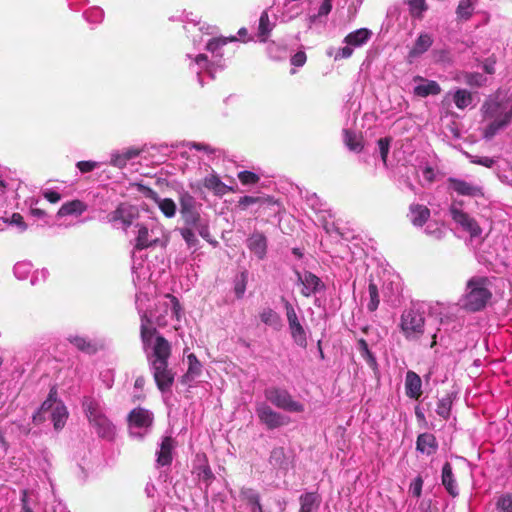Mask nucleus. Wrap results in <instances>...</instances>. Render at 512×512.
<instances>
[{"instance_id": "nucleus-1", "label": "nucleus", "mask_w": 512, "mask_h": 512, "mask_svg": "<svg viewBox=\"0 0 512 512\" xmlns=\"http://www.w3.org/2000/svg\"><path fill=\"white\" fill-rule=\"evenodd\" d=\"M148 322L146 315H143L140 326L143 347L158 389L166 392L174 382V373L168 368L171 346L161 335L154 336L155 331L148 326Z\"/></svg>"}, {"instance_id": "nucleus-2", "label": "nucleus", "mask_w": 512, "mask_h": 512, "mask_svg": "<svg viewBox=\"0 0 512 512\" xmlns=\"http://www.w3.org/2000/svg\"><path fill=\"white\" fill-rule=\"evenodd\" d=\"M146 295H139L136 298V306L142 321V316L146 315L149 321L148 326L152 328L155 333L154 336L159 335L154 327V324L158 326H165L167 324V317L175 318L180 320L182 317V308L176 297L171 294H166L158 301L155 311H148L145 306Z\"/></svg>"}, {"instance_id": "nucleus-3", "label": "nucleus", "mask_w": 512, "mask_h": 512, "mask_svg": "<svg viewBox=\"0 0 512 512\" xmlns=\"http://www.w3.org/2000/svg\"><path fill=\"white\" fill-rule=\"evenodd\" d=\"M483 119L486 122L482 135L490 140L512 121V102L489 99L482 105Z\"/></svg>"}, {"instance_id": "nucleus-4", "label": "nucleus", "mask_w": 512, "mask_h": 512, "mask_svg": "<svg viewBox=\"0 0 512 512\" xmlns=\"http://www.w3.org/2000/svg\"><path fill=\"white\" fill-rule=\"evenodd\" d=\"M82 407L90 426L97 435L112 440L115 435V426L106 416L103 402L98 398L86 396L83 398Z\"/></svg>"}, {"instance_id": "nucleus-5", "label": "nucleus", "mask_w": 512, "mask_h": 512, "mask_svg": "<svg viewBox=\"0 0 512 512\" xmlns=\"http://www.w3.org/2000/svg\"><path fill=\"white\" fill-rule=\"evenodd\" d=\"M179 203L180 214L185 224L194 228L203 239L216 245L217 242L211 239L208 221L200 215L201 205L197 203L196 199L190 193L183 191L180 193Z\"/></svg>"}, {"instance_id": "nucleus-6", "label": "nucleus", "mask_w": 512, "mask_h": 512, "mask_svg": "<svg viewBox=\"0 0 512 512\" xmlns=\"http://www.w3.org/2000/svg\"><path fill=\"white\" fill-rule=\"evenodd\" d=\"M488 286V278L472 277L467 282L465 293L459 300L461 307L473 312L483 309L492 296Z\"/></svg>"}, {"instance_id": "nucleus-7", "label": "nucleus", "mask_w": 512, "mask_h": 512, "mask_svg": "<svg viewBox=\"0 0 512 512\" xmlns=\"http://www.w3.org/2000/svg\"><path fill=\"white\" fill-rule=\"evenodd\" d=\"M68 418V411L62 401L56 397V391L51 389L48 398L42 403L39 410L33 415L35 423H41L50 420L55 430H60L64 427Z\"/></svg>"}, {"instance_id": "nucleus-8", "label": "nucleus", "mask_w": 512, "mask_h": 512, "mask_svg": "<svg viewBox=\"0 0 512 512\" xmlns=\"http://www.w3.org/2000/svg\"><path fill=\"white\" fill-rule=\"evenodd\" d=\"M135 228L137 229L134 245L136 250H143L154 246L163 247L168 241L165 230L158 224H151V226L137 224Z\"/></svg>"}, {"instance_id": "nucleus-9", "label": "nucleus", "mask_w": 512, "mask_h": 512, "mask_svg": "<svg viewBox=\"0 0 512 512\" xmlns=\"http://www.w3.org/2000/svg\"><path fill=\"white\" fill-rule=\"evenodd\" d=\"M264 396L267 401L279 409L301 413L304 411V405L293 399L292 395L283 388L269 387L265 389Z\"/></svg>"}, {"instance_id": "nucleus-10", "label": "nucleus", "mask_w": 512, "mask_h": 512, "mask_svg": "<svg viewBox=\"0 0 512 512\" xmlns=\"http://www.w3.org/2000/svg\"><path fill=\"white\" fill-rule=\"evenodd\" d=\"M284 309L292 340L301 348L307 347V331L303 325L304 317L299 316L294 306L285 301Z\"/></svg>"}, {"instance_id": "nucleus-11", "label": "nucleus", "mask_w": 512, "mask_h": 512, "mask_svg": "<svg viewBox=\"0 0 512 512\" xmlns=\"http://www.w3.org/2000/svg\"><path fill=\"white\" fill-rule=\"evenodd\" d=\"M400 327L406 339H419L424 333L423 314L414 308L405 310L401 315Z\"/></svg>"}, {"instance_id": "nucleus-12", "label": "nucleus", "mask_w": 512, "mask_h": 512, "mask_svg": "<svg viewBox=\"0 0 512 512\" xmlns=\"http://www.w3.org/2000/svg\"><path fill=\"white\" fill-rule=\"evenodd\" d=\"M129 429L133 437L145 436L153 423V414L144 408H135L129 414Z\"/></svg>"}, {"instance_id": "nucleus-13", "label": "nucleus", "mask_w": 512, "mask_h": 512, "mask_svg": "<svg viewBox=\"0 0 512 512\" xmlns=\"http://www.w3.org/2000/svg\"><path fill=\"white\" fill-rule=\"evenodd\" d=\"M259 421L269 430L279 428L288 423V417L273 410L266 402H258L255 407Z\"/></svg>"}, {"instance_id": "nucleus-14", "label": "nucleus", "mask_w": 512, "mask_h": 512, "mask_svg": "<svg viewBox=\"0 0 512 512\" xmlns=\"http://www.w3.org/2000/svg\"><path fill=\"white\" fill-rule=\"evenodd\" d=\"M450 214L454 222L471 238L480 237L482 230L476 220L458 207L456 203L451 205Z\"/></svg>"}, {"instance_id": "nucleus-15", "label": "nucleus", "mask_w": 512, "mask_h": 512, "mask_svg": "<svg viewBox=\"0 0 512 512\" xmlns=\"http://www.w3.org/2000/svg\"><path fill=\"white\" fill-rule=\"evenodd\" d=\"M448 190L461 196L482 197L483 187L476 182L450 177L447 179Z\"/></svg>"}, {"instance_id": "nucleus-16", "label": "nucleus", "mask_w": 512, "mask_h": 512, "mask_svg": "<svg viewBox=\"0 0 512 512\" xmlns=\"http://www.w3.org/2000/svg\"><path fill=\"white\" fill-rule=\"evenodd\" d=\"M297 281L302 284L301 293L305 297H310L325 288L322 280L315 274L305 271L303 273L297 272Z\"/></svg>"}, {"instance_id": "nucleus-17", "label": "nucleus", "mask_w": 512, "mask_h": 512, "mask_svg": "<svg viewBox=\"0 0 512 512\" xmlns=\"http://www.w3.org/2000/svg\"><path fill=\"white\" fill-rule=\"evenodd\" d=\"M137 214L138 210L136 207L128 203H121L116 210L109 215V220L115 224L120 223L122 227L126 229L132 224Z\"/></svg>"}, {"instance_id": "nucleus-18", "label": "nucleus", "mask_w": 512, "mask_h": 512, "mask_svg": "<svg viewBox=\"0 0 512 512\" xmlns=\"http://www.w3.org/2000/svg\"><path fill=\"white\" fill-rule=\"evenodd\" d=\"M141 153L139 148L128 147L121 150H114L110 154L109 164L118 169H123L127 164L137 158Z\"/></svg>"}, {"instance_id": "nucleus-19", "label": "nucleus", "mask_w": 512, "mask_h": 512, "mask_svg": "<svg viewBox=\"0 0 512 512\" xmlns=\"http://www.w3.org/2000/svg\"><path fill=\"white\" fill-rule=\"evenodd\" d=\"M202 184L217 197H222L228 192L234 191L232 187L221 181L220 177L214 170L203 178Z\"/></svg>"}, {"instance_id": "nucleus-20", "label": "nucleus", "mask_w": 512, "mask_h": 512, "mask_svg": "<svg viewBox=\"0 0 512 512\" xmlns=\"http://www.w3.org/2000/svg\"><path fill=\"white\" fill-rule=\"evenodd\" d=\"M382 292L388 301L395 300L402 292V284L398 275H389L383 282Z\"/></svg>"}, {"instance_id": "nucleus-21", "label": "nucleus", "mask_w": 512, "mask_h": 512, "mask_svg": "<svg viewBox=\"0 0 512 512\" xmlns=\"http://www.w3.org/2000/svg\"><path fill=\"white\" fill-rule=\"evenodd\" d=\"M174 448V440L166 436L162 439L160 448L156 452V463L158 466H168L172 462V450Z\"/></svg>"}, {"instance_id": "nucleus-22", "label": "nucleus", "mask_w": 512, "mask_h": 512, "mask_svg": "<svg viewBox=\"0 0 512 512\" xmlns=\"http://www.w3.org/2000/svg\"><path fill=\"white\" fill-rule=\"evenodd\" d=\"M422 381L420 376L413 372L408 371L405 378V391L406 395L411 399H418L422 394Z\"/></svg>"}, {"instance_id": "nucleus-23", "label": "nucleus", "mask_w": 512, "mask_h": 512, "mask_svg": "<svg viewBox=\"0 0 512 512\" xmlns=\"http://www.w3.org/2000/svg\"><path fill=\"white\" fill-rule=\"evenodd\" d=\"M144 194L146 197H149V198L155 200V202L158 204L159 209L166 217L171 218V217L175 216L176 204L172 199H169V198L161 199L158 197L156 192H154L153 190H151L149 188H144Z\"/></svg>"}, {"instance_id": "nucleus-24", "label": "nucleus", "mask_w": 512, "mask_h": 512, "mask_svg": "<svg viewBox=\"0 0 512 512\" xmlns=\"http://www.w3.org/2000/svg\"><path fill=\"white\" fill-rule=\"evenodd\" d=\"M247 246L250 251L254 253L259 259H263L265 257L267 250V240L262 233H253L247 239Z\"/></svg>"}, {"instance_id": "nucleus-25", "label": "nucleus", "mask_w": 512, "mask_h": 512, "mask_svg": "<svg viewBox=\"0 0 512 512\" xmlns=\"http://www.w3.org/2000/svg\"><path fill=\"white\" fill-rule=\"evenodd\" d=\"M190 69L198 75L199 83L202 85V70H204L211 78H213V70L206 55L199 54L195 58H191Z\"/></svg>"}, {"instance_id": "nucleus-26", "label": "nucleus", "mask_w": 512, "mask_h": 512, "mask_svg": "<svg viewBox=\"0 0 512 512\" xmlns=\"http://www.w3.org/2000/svg\"><path fill=\"white\" fill-rule=\"evenodd\" d=\"M371 36V30L367 28H360L349 33L344 38V43L347 45H351L353 48L362 47L370 40Z\"/></svg>"}, {"instance_id": "nucleus-27", "label": "nucleus", "mask_w": 512, "mask_h": 512, "mask_svg": "<svg viewBox=\"0 0 512 512\" xmlns=\"http://www.w3.org/2000/svg\"><path fill=\"white\" fill-rule=\"evenodd\" d=\"M197 459L198 464L194 467L193 472L197 475L200 482L204 483L206 486H209L214 479V474L212 473V470L208 465L206 457L204 455H198Z\"/></svg>"}, {"instance_id": "nucleus-28", "label": "nucleus", "mask_w": 512, "mask_h": 512, "mask_svg": "<svg viewBox=\"0 0 512 512\" xmlns=\"http://www.w3.org/2000/svg\"><path fill=\"white\" fill-rule=\"evenodd\" d=\"M442 484L449 495L452 497L458 496V486L452 472V466L448 462H446L442 468Z\"/></svg>"}, {"instance_id": "nucleus-29", "label": "nucleus", "mask_w": 512, "mask_h": 512, "mask_svg": "<svg viewBox=\"0 0 512 512\" xmlns=\"http://www.w3.org/2000/svg\"><path fill=\"white\" fill-rule=\"evenodd\" d=\"M416 447L421 453L431 455L436 452L438 444L433 434L423 433L418 436Z\"/></svg>"}, {"instance_id": "nucleus-30", "label": "nucleus", "mask_w": 512, "mask_h": 512, "mask_svg": "<svg viewBox=\"0 0 512 512\" xmlns=\"http://www.w3.org/2000/svg\"><path fill=\"white\" fill-rule=\"evenodd\" d=\"M415 80H420L421 83L414 87V94L420 97H427L429 95H437L440 93L441 88L436 81L424 80L417 77Z\"/></svg>"}, {"instance_id": "nucleus-31", "label": "nucleus", "mask_w": 512, "mask_h": 512, "mask_svg": "<svg viewBox=\"0 0 512 512\" xmlns=\"http://www.w3.org/2000/svg\"><path fill=\"white\" fill-rule=\"evenodd\" d=\"M409 217L414 226H423L430 217V210L424 205L412 204Z\"/></svg>"}, {"instance_id": "nucleus-32", "label": "nucleus", "mask_w": 512, "mask_h": 512, "mask_svg": "<svg viewBox=\"0 0 512 512\" xmlns=\"http://www.w3.org/2000/svg\"><path fill=\"white\" fill-rule=\"evenodd\" d=\"M69 343L75 346L78 350L83 351L88 354H93L97 351V345L86 337L70 334L67 337Z\"/></svg>"}, {"instance_id": "nucleus-33", "label": "nucleus", "mask_w": 512, "mask_h": 512, "mask_svg": "<svg viewBox=\"0 0 512 512\" xmlns=\"http://www.w3.org/2000/svg\"><path fill=\"white\" fill-rule=\"evenodd\" d=\"M270 464L280 470H288L290 466V459L287 457L283 447L274 448L269 458Z\"/></svg>"}, {"instance_id": "nucleus-34", "label": "nucleus", "mask_w": 512, "mask_h": 512, "mask_svg": "<svg viewBox=\"0 0 512 512\" xmlns=\"http://www.w3.org/2000/svg\"><path fill=\"white\" fill-rule=\"evenodd\" d=\"M300 512H317L320 506V499L316 493L307 492L300 496Z\"/></svg>"}, {"instance_id": "nucleus-35", "label": "nucleus", "mask_w": 512, "mask_h": 512, "mask_svg": "<svg viewBox=\"0 0 512 512\" xmlns=\"http://www.w3.org/2000/svg\"><path fill=\"white\" fill-rule=\"evenodd\" d=\"M357 349L367 365L374 371H378V363L375 355L370 351L367 342L364 339L357 341Z\"/></svg>"}, {"instance_id": "nucleus-36", "label": "nucleus", "mask_w": 512, "mask_h": 512, "mask_svg": "<svg viewBox=\"0 0 512 512\" xmlns=\"http://www.w3.org/2000/svg\"><path fill=\"white\" fill-rule=\"evenodd\" d=\"M433 39L430 34L422 33L419 35L413 48L410 51L411 57H417L426 52L432 45Z\"/></svg>"}, {"instance_id": "nucleus-37", "label": "nucleus", "mask_w": 512, "mask_h": 512, "mask_svg": "<svg viewBox=\"0 0 512 512\" xmlns=\"http://www.w3.org/2000/svg\"><path fill=\"white\" fill-rule=\"evenodd\" d=\"M236 37H230V38H212L209 39L206 43V49L212 53L214 57L221 58L222 53V47L225 46L228 42L236 41Z\"/></svg>"}, {"instance_id": "nucleus-38", "label": "nucleus", "mask_w": 512, "mask_h": 512, "mask_svg": "<svg viewBox=\"0 0 512 512\" xmlns=\"http://www.w3.org/2000/svg\"><path fill=\"white\" fill-rule=\"evenodd\" d=\"M188 369L184 375L185 381H193L202 373V364L197 357L191 353L187 356Z\"/></svg>"}, {"instance_id": "nucleus-39", "label": "nucleus", "mask_w": 512, "mask_h": 512, "mask_svg": "<svg viewBox=\"0 0 512 512\" xmlns=\"http://www.w3.org/2000/svg\"><path fill=\"white\" fill-rule=\"evenodd\" d=\"M273 27L274 23L270 21L268 13L266 11L262 12L258 27V36L261 42H265L267 40Z\"/></svg>"}, {"instance_id": "nucleus-40", "label": "nucleus", "mask_w": 512, "mask_h": 512, "mask_svg": "<svg viewBox=\"0 0 512 512\" xmlns=\"http://www.w3.org/2000/svg\"><path fill=\"white\" fill-rule=\"evenodd\" d=\"M472 100V94L466 89H457L453 95L456 107L462 110L470 106Z\"/></svg>"}, {"instance_id": "nucleus-41", "label": "nucleus", "mask_w": 512, "mask_h": 512, "mask_svg": "<svg viewBox=\"0 0 512 512\" xmlns=\"http://www.w3.org/2000/svg\"><path fill=\"white\" fill-rule=\"evenodd\" d=\"M405 3L408 5L410 15L413 18L421 19L428 9L426 0H405Z\"/></svg>"}, {"instance_id": "nucleus-42", "label": "nucleus", "mask_w": 512, "mask_h": 512, "mask_svg": "<svg viewBox=\"0 0 512 512\" xmlns=\"http://www.w3.org/2000/svg\"><path fill=\"white\" fill-rule=\"evenodd\" d=\"M260 319L261 321L275 329H278L280 327V316L277 312H275L271 308H265L260 313Z\"/></svg>"}, {"instance_id": "nucleus-43", "label": "nucleus", "mask_w": 512, "mask_h": 512, "mask_svg": "<svg viewBox=\"0 0 512 512\" xmlns=\"http://www.w3.org/2000/svg\"><path fill=\"white\" fill-rule=\"evenodd\" d=\"M83 210V204L80 201L75 200L63 204L58 211V216L79 215Z\"/></svg>"}, {"instance_id": "nucleus-44", "label": "nucleus", "mask_w": 512, "mask_h": 512, "mask_svg": "<svg viewBox=\"0 0 512 512\" xmlns=\"http://www.w3.org/2000/svg\"><path fill=\"white\" fill-rule=\"evenodd\" d=\"M185 146L188 149H195L199 152H203L205 155H207L208 159H212L214 156H216L217 153L220 151L216 148H213L209 144L206 143H200V142H187Z\"/></svg>"}, {"instance_id": "nucleus-45", "label": "nucleus", "mask_w": 512, "mask_h": 512, "mask_svg": "<svg viewBox=\"0 0 512 512\" xmlns=\"http://www.w3.org/2000/svg\"><path fill=\"white\" fill-rule=\"evenodd\" d=\"M302 8L299 4H292L291 1H286L284 4L282 17L283 21H290L300 15Z\"/></svg>"}, {"instance_id": "nucleus-46", "label": "nucleus", "mask_w": 512, "mask_h": 512, "mask_svg": "<svg viewBox=\"0 0 512 512\" xmlns=\"http://www.w3.org/2000/svg\"><path fill=\"white\" fill-rule=\"evenodd\" d=\"M368 292H369V301L367 303V309L370 312H374L377 310V308L379 306L380 299H379L378 287L372 281L369 283Z\"/></svg>"}, {"instance_id": "nucleus-47", "label": "nucleus", "mask_w": 512, "mask_h": 512, "mask_svg": "<svg viewBox=\"0 0 512 512\" xmlns=\"http://www.w3.org/2000/svg\"><path fill=\"white\" fill-rule=\"evenodd\" d=\"M344 142L351 151L359 152L362 149L360 138L349 130H344Z\"/></svg>"}, {"instance_id": "nucleus-48", "label": "nucleus", "mask_w": 512, "mask_h": 512, "mask_svg": "<svg viewBox=\"0 0 512 512\" xmlns=\"http://www.w3.org/2000/svg\"><path fill=\"white\" fill-rule=\"evenodd\" d=\"M474 11L472 0H461L458 4L456 13L458 18L467 20L469 19Z\"/></svg>"}, {"instance_id": "nucleus-49", "label": "nucleus", "mask_w": 512, "mask_h": 512, "mask_svg": "<svg viewBox=\"0 0 512 512\" xmlns=\"http://www.w3.org/2000/svg\"><path fill=\"white\" fill-rule=\"evenodd\" d=\"M13 271H14V275L18 279L24 280L31 273L32 264L30 262H26V261L18 262L15 264Z\"/></svg>"}, {"instance_id": "nucleus-50", "label": "nucleus", "mask_w": 512, "mask_h": 512, "mask_svg": "<svg viewBox=\"0 0 512 512\" xmlns=\"http://www.w3.org/2000/svg\"><path fill=\"white\" fill-rule=\"evenodd\" d=\"M85 19L94 24L102 22L104 18V12L100 7H92L84 12Z\"/></svg>"}, {"instance_id": "nucleus-51", "label": "nucleus", "mask_w": 512, "mask_h": 512, "mask_svg": "<svg viewBox=\"0 0 512 512\" xmlns=\"http://www.w3.org/2000/svg\"><path fill=\"white\" fill-rule=\"evenodd\" d=\"M451 405L449 397L440 399L437 403L436 413L443 419H447L450 415Z\"/></svg>"}, {"instance_id": "nucleus-52", "label": "nucleus", "mask_w": 512, "mask_h": 512, "mask_svg": "<svg viewBox=\"0 0 512 512\" xmlns=\"http://www.w3.org/2000/svg\"><path fill=\"white\" fill-rule=\"evenodd\" d=\"M497 509L499 512H512V494L507 493L498 498Z\"/></svg>"}, {"instance_id": "nucleus-53", "label": "nucleus", "mask_w": 512, "mask_h": 512, "mask_svg": "<svg viewBox=\"0 0 512 512\" xmlns=\"http://www.w3.org/2000/svg\"><path fill=\"white\" fill-rule=\"evenodd\" d=\"M193 229L192 227H186V228H182L180 230V234L182 236V238L185 240V242L187 243V245L189 247H195L197 244H198V239L195 235V233L193 232Z\"/></svg>"}, {"instance_id": "nucleus-54", "label": "nucleus", "mask_w": 512, "mask_h": 512, "mask_svg": "<svg viewBox=\"0 0 512 512\" xmlns=\"http://www.w3.org/2000/svg\"><path fill=\"white\" fill-rule=\"evenodd\" d=\"M425 233L435 239H441L445 234V230L438 223H429L425 228Z\"/></svg>"}, {"instance_id": "nucleus-55", "label": "nucleus", "mask_w": 512, "mask_h": 512, "mask_svg": "<svg viewBox=\"0 0 512 512\" xmlns=\"http://www.w3.org/2000/svg\"><path fill=\"white\" fill-rule=\"evenodd\" d=\"M238 178L243 185L256 184L260 177L251 171H241L238 173Z\"/></svg>"}, {"instance_id": "nucleus-56", "label": "nucleus", "mask_w": 512, "mask_h": 512, "mask_svg": "<svg viewBox=\"0 0 512 512\" xmlns=\"http://www.w3.org/2000/svg\"><path fill=\"white\" fill-rule=\"evenodd\" d=\"M332 10V0H324L318 9L317 15L310 16V23H314L317 17L327 16Z\"/></svg>"}, {"instance_id": "nucleus-57", "label": "nucleus", "mask_w": 512, "mask_h": 512, "mask_svg": "<svg viewBox=\"0 0 512 512\" xmlns=\"http://www.w3.org/2000/svg\"><path fill=\"white\" fill-rule=\"evenodd\" d=\"M240 495L250 505L260 500L259 494L251 488H242Z\"/></svg>"}, {"instance_id": "nucleus-58", "label": "nucleus", "mask_w": 512, "mask_h": 512, "mask_svg": "<svg viewBox=\"0 0 512 512\" xmlns=\"http://www.w3.org/2000/svg\"><path fill=\"white\" fill-rule=\"evenodd\" d=\"M76 167L80 170L81 173L91 172L96 168L100 167V163L96 161H79L76 164Z\"/></svg>"}, {"instance_id": "nucleus-59", "label": "nucleus", "mask_w": 512, "mask_h": 512, "mask_svg": "<svg viewBox=\"0 0 512 512\" xmlns=\"http://www.w3.org/2000/svg\"><path fill=\"white\" fill-rule=\"evenodd\" d=\"M423 487V479L422 477H416L413 482L410 484L409 491L415 497H420Z\"/></svg>"}, {"instance_id": "nucleus-60", "label": "nucleus", "mask_w": 512, "mask_h": 512, "mask_svg": "<svg viewBox=\"0 0 512 512\" xmlns=\"http://www.w3.org/2000/svg\"><path fill=\"white\" fill-rule=\"evenodd\" d=\"M353 47L351 45H347L344 46V47H341L339 49H337L335 55H334V60H341V59H347L349 57H351V55L353 54Z\"/></svg>"}, {"instance_id": "nucleus-61", "label": "nucleus", "mask_w": 512, "mask_h": 512, "mask_svg": "<svg viewBox=\"0 0 512 512\" xmlns=\"http://www.w3.org/2000/svg\"><path fill=\"white\" fill-rule=\"evenodd\" d=\"M389 146H390L389 139L381 138L378 140V148H379L380 156L384 163H386V159H387L388 152H389Z\"/></svg>"}, {"instance_id": "nucleus-62", "label": "nucleus", "mask_w": 512, "mask_h": 512, "mask_svg": "<svg viewBox=\"0 0 512 512\" xmlns=\"http://www.w3.org/2000/svg\"><path fill=\"white\" fill-rule=\"evenodd\" d=\"M48 274L49 273H48L47 269H41V270L35 271L30 280L31 284L38 285V284L44 282L47 279Z\"/></svg>"}, {"instance_id": "nucleus-63", "label": "nucleus", "mask_w": 512, "mask_h": 512, "mask_svg": "<svg viewBox=\"0 0 512 512\" xmlns=\"http://www.w3.org/2000/svg\"><path fill=\"white\" fill-rule=\"evenodd\" d=\"M246 290V274L242 273L240 280L235 283L234 291L237 298H242Z\"/></svg>"}, {"instance_id": "nucleus-64", "label": "nucleus", "mask_w": 512, "mask_h": 512, "mask_svg": "<svg viewBox=\"0 0 512 512\" xmlns=\"http://www.w3.org/2000/svg\"><path fill=\"white\" fill-rule=\"evenodd\" d=\"M306 59L307 57L305 52L299 51L291 57V64L295 67H302L305 64Z\"/></svg>"}]
</instances>
